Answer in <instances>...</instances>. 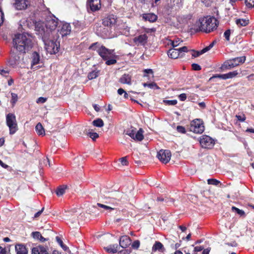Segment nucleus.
<instances>
[{"instance_id":"nucleus-1","label":"nucleus","mask_w":254,"mask_h":254,"mask_svg":"<svg viewBox=\"0 0 254 254\" xmlns=\"http://www.w3.org/2000/svg\"><path fill=\"white\" fill-rule=\"evenodd\" d=\"M218 25V21L213 16H207L200 18L193 25L191 29L195 32L202 31L210 33L216 29Z\"/></svg>"},{"instance_id":"nucleus-2","label":"nucleus","mask_w":254,"mask_h":254,"mask_svg":"<svg viewBox=\"0 0 254 254\" xmlns=\"http://www.w3.org/2000/svg\"><path fill=\"white\" fill-rule=\"evenodd\" d=\"M89 49L96 51L103 60L106 61L107 65L114 64L117 63L116 56L114 50L108 49L98 42L92 44Z\"/></svg>"},{"instance_id":"nucleus-3","label":"nucleus","mask_w":254,"mask_h":254,"mask_svg":"<svg viewBox=\"0 0 254 254\" xmlns=\"http://www.w3.org/2000/svg\"><path fill=\"white\" fill-rule=\"evenodd\" d=\"M14 47L21 53H25L32 48V37L26 33L17 34L13 39Z\"/></svg>"},{"instance_id":"nucleus-4","label":"nucleus","mask_w":254,"mask_h":254,"mask_svg":"<svg viewBox=\"0 0 254 254\" xmlns=\"http://www.w3.org/2000/svg\"><path fill=\"white\" fill-rule=\"evenodd\" d=\"M58 25V22L52 19L47 21L46 24L38 23L36 24L35 29L41 35H47L50 31L56 29Z\"/></svg>"},{"instance_id":"nucleus-5","label":"nucleus","mask_w":254,"mask_h":254,"mask_svg":"<svg viewBox=\"0 0 254 254\" xmlns=\"http://www.w3.org/2000/svg\"><path fill=\"white\" fill-rule=\"evenodd\" d=\"M245 61L246 57L245 56L237 57L227 60L222 64L220 67V69L221 70L230 69L234 67L243 64Z\"/></svg>"},{"instance_id":"nucleus-6","label":"nucleus","mask_w":254,"mask_h":254,"mask_svg":"<svg viewBox=\"0 0 254 254\" xmlns=\"http://www.w3.org/2000/svg\"><path fill=\"white\" fill-rule=\"evenodd\" d=\"M45 44V49L51 55L55 54L59 51L60 43L51 40H46V35H42Z\"/></svg>"},{"instance_id":"nucleus-7","label":"nucleus","mask_w":254,"mask_h":254,"mask_svg":"<svg viewBox=\"0 0 254 254\" xmlns=\"http://www.w3.org/2000/svg\"><path fill=\"white\" fill-rule=\"evenodd\" d=\"M6 124L9 128L10 134L15 133L18 130V125L14 114L9 113L6 115Z\"/></svg>"},{"instance_id":"nucleus-8","label":"nucleus","mask_w":254,"mask_h":254,"mask_svg":"<svg viewBox=\"0 0 254 254\" xmlns=\"http://www.w3.org/2000/svg\"><path fill=\"white\" fill-rule=\"evenodd\" d=\"M143 130L140 128L138 130L134 127H130L126 130V134L135 141H141L144 138Z\"/></svg>"},{"instance_id":"nucleus-9","label":"nucleus","mask_w":254,"mask_h":254,"mask_svg":"<svg viewBox=\"0 0 254 254\" xmlns=\"http://www.w3.org/2000/svg\"><path fill=\"white\" fill-rule=\"evenodd\" d=\"M188 52V48L186 46H184L178 49H170L168 52V55L172 59H176L179 58L183 57L185 53Z\"/></svg>"},{"instance_id":"nucleus-10","label":"nucleus","mask_w":254,"mask_h":254,"mask_svg":"<svg viewBox=\"0 0 254 254\" xmlns=\"http://www.w3.org/2000/svg\"><path fill=\"white\" fill-rule=\"evenodd\" d=\"M190 129L196 133H201L204 130V127L202 121L200 119H195L193 120L190 125Z\"/></svg>"},{"instance_id":"nucleus-11","label":"nucleus","mask_w":254,"mask_h":254,"mask_svg":"<svg viewBox=\"0 0 254 254\" xmlns=\"http://www.w3.org/2000/svg\"><path fill=\"white\" fill-rule=\"evenodd\" d=\"M199 143L201 146L204 148H212L215 144L213 139L208 135H202L199 138Z\"/></svg>"},{"instance_id":"nucleus-12","label":"nucleus","mask_w":254,"mask_h":254,"mask_svg":"<svg viewBox=\"0 0 254 254\" xmlns=\"http://www.w3.org/2000/svg\"><path fill=\"white\" fill-rule=\"evenodd\" d=\"M171 153L169 150H160L157 153L158 158L163 163H168L171 159Z\"/></svg>"},{"instance_id":"nucleus-13","label":"nucleus","mask_w":254,"mask_h":254,"mask_svg":"<svg viewBox=\"0 0 254 254\" xmlns=\"http://www.w3.org/2000/svg\"><path fill=\"white\" fill-rule=\"evenodd\" d=\"M29 5L28 0H15L13 6L17 10H23L26 9Z\"/></svg>"},{"instance_id":"nucleus-14","label":"nucleus","mask_w":254,"mask_h":254,"mask_svg":"<svg viewBox=\"0 0 254 254\" xmlns=\"http://www.w3.org/2000/svg\"><path fill=\"white\" fill-rule=\"evenodd\" d=\"M117 18L114 15H109L103 20V24L107 26L114 25L117 22Z\"/></svg>"},{"instance_id":"nucleus-15","label":"nucleus","mask_w":254,"mask_h":254,"mask_svg":"<svg viewBox=\"0 0 254 254\" xmlns=\"http://www.w3.org/2000/svg\"><path fill=\"white\" fill-rule=\"evenodd\" d=\"M59 31L60 34L63 37L69 34L71 31V27L70 24L67 23H63Z\"/></svg>"},{"instance_id":"nucleus-16","label":"nucleus","mask_w":254,"mask_h":254,"mask_svg":"<svg viewBox=\"0 0 254 254\" xmlns=\"http://www.w3.org/2000/svg\"><path fill=\"white\" fill-rule=\"evenodd\" d=\"M20 57L15 54H12L8 61L7 64L12 67H16L19 64Z\"/></svg>"},{"instance_id":"nucleus-17","label":"nucleus","mask_w":254,"mask_h":254,"mask_svg":"<svg viewBox=\"0 0 254 254\" xmlns=\"http://www.w3.org/2000/svg\"><path fill=\"white\" fill-rule=\"evenodd\" d=\"M147 35L144 34L135 37L133 41L136 45H143L147 42Z\"/></svg>"},{"instance_id":"nucleus-18","label":"nucleus","mask_w":254,"mask_h":254,"mask_svg":"<svg viewBox=\"0 0 254 254\" xmlns=\"http://www.w3.org/2000/svg\"><path fill=\"white\" fill-rule=\"evenodd\" d=\"M131 240L130 238L127 236H123L120 239V247L123 248H126L128 247L130 244Z\"/></svg>"},{"instance_id":"nucleus-19","label":"nucleus","mask_w":254,"mask_h":254,"mask_svg":"<svg viewBox=\"0 0 254 254\" xmlns=\"http://www.w3.org/2000/svg\"><path fill=\"white\" fill-rule=\"evenodd\" d=\"M88 3L92 11L98 10L101 7L100 0H89Z\"/></svg>"},{"instance_id":"nucleus-20","label":"nucleus","mask_w":254,"mask_h":254,"mask_svg":"<svg viewBox=\"0 0 254 254\" xmlns=\"http://www.w3.org/2000/svg\"><path fill=\"white\" fill-rule=\"evenodd\" d=\"M124 196V194L120 191H115L111 194V198L115 200L113 202L114 204H118V202L122 200L123 197Z\"/></svg>"},{"instance_id":"nucleus-21","label":"nucleus","mask_w":254,"mask_h":254,"mask_svg":"<svg viewBox=\"0 0 254 254\" xmlns=\"http://www.w3.org/2000/svg\"><path fill=\"white\" fill-rule=\"evenodd\" d=\"M32 254H48V253L44 247L38 246L32 249Z\"/></svg>"},{"instance_id":"nucleus-22","label":"nucleus","mask_w":254,"mask_h":254,"mask_svg":"<svg viewBox=\"0 0 254 254\" xmlns=\"http://www.w3.org/2000/svg\"><path fill=\"white\" fill-rule=\"evenodd\" d=\"M16 254H27V250L25 246L22 244H17L15 246Z\"/></svg>"},{"instance_id":"nucleus-23","label":"nucleus","mask_w":254,"mask_h":254,"mask_svg":"<svg viewBox=\"0 0 254 254\" xmlns=\"http://www.w3.org/2000/svg\"><path fill=\"white\" fill-rule=\"evenodd\" d=\"M120 81L123 84L130 85L131 83V76L129 74H125L120 78Z\"/></svg>"},{"instance_id":"nucleus-24","label":"nucleus","mask_w":254,"mask_h":254,"mask_svg":"<svg viewBox=\"0 0 254 254\" xmlns=\"http://www.w3.org/2000/svg\"><path fill=\"white\" fill-rule=\"evenodd\" d=\"M158 251L161 253L165 252V249L163 244L160 242H156L152 247V251Z\"/></svg>"},{"instance_id":"nucleus-25","label":"nucleus","mask_w":254,"mask_h":254,"mask_svg":"<svg viewBox=\"0 0 254 254\" xmlns=\"http://www.w3.org/2000/svg\"><path fill=\"white\" fill-rule=\"evenodd\" d=\"M143 18L145 21H148L149 22H154L157 20V16L153 13H147L143 15Z\"/></svg>"},{"instance_id":"nucleus-26","label":"nucleus","mask_w":254,"mask_h":254,"mask_svg":"<svg viewBox=\"0 0 254 254\" xmlns=\"http://www.w3.org/2000/svg\"><path fill=\"white\" fill-rule=\"evenodd\" d=\"M40 61V56L36 53L34 52L32 54V62H31V68H34V66L37 64Z\"/></svg>"},{"instance_id":"nucleus-27","label":"nucleus","mask_w":254,"mask_h":254,"mask_svg":"<svg viewBox=\"0 0 254 254\" xmlns=\"http://www.w3.org/2000/svg\"><path fill=\"white\" fill-rule=\"evenodd\" d=\"M119 247H120L118 246V245L116 244L110 245L107 247H105V249L107 252L114 254L117 253L118 251Z\"/></svg>"},{"instance_id":"nucleus-28","label":"nucleus","mask_w":254,"mask_h":254,"mask_svg":"<svg viewBox=\"0 0 254 254\" xmlns=\"http://www.w3.org/2000/svg\"><path fill=\"white\" fill-rule=\"evenodd\" d=\"M36 131L37 134L39 135H45V130L44 127H43L42 124L40 123L37 124L35 127Z\"/></svg>"},{"instance_id":"nucleus-29","label":"nucleus","mask_w":254,"mask_h":254,"mask_svg":"<svg viewBox=\"0 0 254 254\" xmlns=\"http://www.w3.org/2000/svg\"><path fill=\"white\" fill-rule=\"evenodd\" d=\"M191 16L190 15H183L179 16L178 18V21L181 24H185L187 23L188 20L190 19Z\"/></svg>"},{"instance_id":"nucleus-30","label":"nucleus","mask_w":254,"mask_h":254,"mask_svg":"<svg viewBox=\"0 0 254 254\" xmlns=\"http://www.w3.org/2000/svg\"><path fill=\"white\" fill-rule=\"evenodd\" d=\"M99 73V70H94L89 73L88 78L89 80L93 79L98 76Z\"/></svg>"},{"instance_id":"nucleus-31","label":"nucleus","mask_w":254,"mask_h":254,"mask_svg":"<svg viewBox=\"0 0 254 254\" xmlns=\"http://www.w3.org/2000/svg\"><path fill=\"white\" fill-rule=\"evenodd\" d=\"M97 205L99 207L103 208L107 212H110L112 210L115 209V208L112 207V206H108V205H105V204H101V203H98L97 204Z\"/></svg>"},{"instance_id":"nucleus-32","label":"nucleus","mask_w":254,"mask_h":254,"mask_svg":"<svg viewBox=\"0 0 254 254\" xmlns=\"http://www.w3.org/2000/svg\"><path fill=\"white\" fill-rule=\"evenodd\" d=\"M66 188L67 187L66 186H63L58 188L56 191L57 195L60 196L64 194Z\"/></svg>"},{"instance_id":"nucleus-33","label":"nucleus","mask_w":254,"mask_h":254,"mask_svg":"<svg viewBox=\"0 0 254 254\" xmlns=\"http://www.w3.org/2000/svg\"><path fill=\"white\" fill-rule=\"evenodd\" d=\"M232 210L238 214L240 216L245 217V212L241 209H240L235 206L232 207Z\"/></svg>"},{"instance_id":"nucleus-34","label":"nucleus","mask_w":254,"mask_h":254,"mask_svg":"<svg viewBox=\"0 0 254 254\" xmlns=\"http://www.w3.org/2000/svg\"><path fill=\"white\" fill-rule=\"evenodd\" d=\"M93 125L97 127H102L104 126V122L101 119H97L93 122Z\"/></svg>"},{"instance_id":"nucleus-35","label":"nucleus","mask_w":254,"mask_h":254,"mask_svg":"<svg viewBox=\"0 0 254 254\" xmlns=\"http://www.w3.org/2000/svg\"><path fill=\"white\" fill-rule=\"evenodd\" d=\"M225 74L226 79H227L236 77L238 74V73L237 71L235 70Z\"/></svg>"},{"instance_id":"nucleus-36","label":"nucleus","mask_w":254,"mask_h":254,"mask_svg":"<svg viewBox=\"0 0 254 254\" xmlns=\"http://www.w3.org/2000/svg\"><path fill=\"white\" fill-rule=\"evenodd\" d=\"M11 99L10 101V103L12 104V106H14L15 105L17 101H18V96L16 94L14 93H11Z\"/></svg>"},{"instance_id":"nucleus-37","label":"nucleus","mask_w":254,"mask_h":254,"mask_svg":"<svg viewBox=\"0 0 254 254\" xmlns=\"http://www.w3.org/2000/svg\"><path fill=\"white\" fill-rule=\"evenodd\" d=\"M238 25L244 26L248 24V21L243 19H238L236 20Z\"/></svg>"},{"instance_id":"nucleus-38","label":"nucleus","mask_w":254,"mask_h":254,"mask_svg":"<svg viewBox=\"0 0 254 254\" xmlns=\"http://www.w3.org/2000/svg\"><path fill=\"white\" fill-rule=\"evenodd\" d=\"M207 183L209 185L217 186L220 183V182L214 179H209L207 180Z\"/></svg>"},{"instance_id":"nucleus-39","label":"nucleus","mask_w":254,"mask_h":254,"mask_svg":"<svg viewBox=\"0 0 254 254\" xmlns=\"http://www.w3.org/2000/svg\"><path fill=\"white\" fill-rule=\"evenodd\" d=\"M214 44V42H213L209 46H208L206 47L205 48H203V49H202L201 50V53H202V54H203L209 51L213 47Z\"/></svg>"},{"instance_id":"nucleus-40","label":"nucleus","mask_w":254,"mask_h":254,"mask_svg":"<svg viewBox=\"0 0 254 254\" xmlns=\"http://www.w3.org/2000/svg\"><path fill=\"white\" fill-rule=\"evenodd\" d=\"M218 78L222 79H223V80H226V74H215L213 76H212L210 78L209 80H210L212 78Z\"/></svg>"},{"instance_id":"nucleus-41","label":"nucleus","mask_w":254,"mask_h":254,"mask_svg":"<svg viewBox=\"0 0 254 254\" xmlns=\"http://www.w3.org/2000/svg\"><path fill=\"white\" fill-rule=\"evenodd\" d=\"M9 74V70L7 69H4L2 67H0V75L6 77Z\"/></svg>"},{"instance_id":"nucleus-42","label":"nucleus","mask_w":254,"mask_h":254,"mask_svg":"<svg viewBox=\"0 0 254 254\" xmlns=\"http://www.w3.org/2000/svg\"><path fill=\"white\" fill-rule=\"evenodd\" d=\"M143 86L144 87H148L150 88H158L159 87L157 86V85L154 83H144L143 84Z\"/></svg>"},{"instance_id":"nucleus-43","label":"nucleus","mask_w":254,"mask_h":254,"mask_svg":"<svg viewBox=\"0 0 254 254\" xmlns=\"http://www.w3.org/2000/svg\"><path fill=\"white\" fill-rule=\"evenodd\" d=\"M56 240L61 247L64 250H66L67 247L64 245L62 240L59 237H56Z\"/></svg>"},{"instance_id":"nucleus-44","label":"nucleus","mask_w":254,"mask_h":254,"mask_svg":"<svg viewBox=\"0 0 254 254\" xmlns=\"http://www.w3.org/2000/svg\"><path fill=\"white\" fill-rule=\"evenodd\" d=\"M88 136L91 138L93 140H95L99 137V135L96 132H89L88 134Z\"/></svg>"},{"instance_id":"nucleus-45","label":"nucleus","mask_w":254,"mask_h":254,"mask_svg":"<svg viewBox=\"0 0 254 254\" xmlns=\"http://www.w3.org/2000/svg\"><path fill=\"white\" fill-rule=\"evenodd\" d=\"M32 237L36 240H39L40 238H42V235L39 232H34L32 233Z\"/></svg>"},{"instance_id":"nucleus-46","label":"nucleus","mask_w":254,"mask_h":254,"mask_svg":"<svg viewBox=\"0 0 254 254\" xmlns=\"http://www.w3.org/2000/svg\"><path fill=\"white\" fill-rule=\"evenodd\" d=\"M182 42L183 41L182 40H181L180 39H177L173 40L172 42V45L173 47L174 48V47H177L178 46H179L180 44V43Z\"/></svg>"},{"instance_id":"nucleus-47","label":"nucleus","mask_w":254,"mask_h":254,"mask_svg":"<svg viewBox=\"0 0 254 254\" xmlns=\"http://www.w3.org/2000/svg\"><path fill=\"white\" fill-rule=\"evenodd\" d=\"M245 1L248 7H252L254 6V0H245Z\"/></svg>"},{"instance_id":"nucleus-48","label":"nucleus","mask_w":254,"mask_h":254,"mask_svg":"<svg viewBox=\"0 0 254 254\" xmlns=\"http://www.w3.org/2000/svg\"><path fill=\"white\" fill-rule=\"evenodd\" d=\"M123 28H124V30L122 32L125 35L129 34V28L125 24H123Z\"/></svg>"},{"instance_id":"nucleus-49","label":"nucleus","mask_w":254,"mask_h":254,"mask_svg":"<svg viewBox=\"0 0 254 254\" xmlns=\"http://www.w3.org/2000/svg\"><path fill=\"white\" fill-rule=\"evenodd\" d=\"M164 102L167 105H175L177 103V101L176 100H165Z\"/></svg>"},{"instance_id":"nucleus-50","label":"nucleus","mask_w":254,"mask_h":254,"mask_svg":"<svg viewBox=\"0 0 254 254\" xmlns=\"http://www.w3.org/2000/svg\"><path fill=\"white\" fill-rule=\"evenodd\" d=\"M201 55H202V53H201V50L199 51H193L192 53L191 54L192 56L194 58L199 57V56H200Z\"/></svg>"},{"instance_id":"nucleus-51","label":"nucleus","mask_w":254,"mask_h":254,"mask_svg":"<svg viewBox=\"0 0 254 254\" xmlns=\"http://www.w3.org/2000/svg\"><path fill=\"white\" fill-rule=\"evenodd\" d=\"M230 34H231V31H230V30L228 29L227 30H226L224 33V36L225 38V39L227 40V41H229L230 40Z\"/></svg>"},{"instance_id":"nucleus-52","label":"nucleus","mask_w":254,"mask_h":254,"mask_svg":"<svg viewBox=\"0 0 254 254\" xmlns=\"http://www.w3.org/2000/svg\"><path fill=\"white\" fill-rule=\"evenodd\" d=\"M177 130L179 132L182 133H185L186 132V129L185 128L181 126H179L177 127Z\"/></svg>"},{"instance_id":"nucleus-53","label":"nucleus","mask_w":254,"mask_h":254,"mask_svg":"<svg viewBox=\"0 0 254 254\" xmlns=\"http://www.w3.org/2000/svg\"><path fill=\"white\" fill-rule=\"evenodd\" d=\"M192 69L194 70H199L201 69V67L199 65L196 64H192Z\"/></svg>"},{"instance_id":"nucleus-54","label":"nucleus","mask_w":254,"mask_h":254,"mask_svg":"<svg viewBox=\"0 0 254 254\" xmlns=\"http://www.w3.org/2000/svg\"><path fill=\"white\" fill-rule=\"evenodd\" d=\"M129 250H124L118 252V254H129L130 253Z\"/></svg>"},{"instance_id":"nucleus-55","label":"nucleus","mask_w":254,"mask_h":254,"mask_svg":"<svg viewBox=\"0 0 254 254\" xmlns=\"http://www.w3.org/2000/svg\"><path fill=\"white\" fill-rule=\"evenodd\" d=\"M179 98L181 101H184L187 99V95L185 93L181 94Z\"/></svg>"},{"instance_id":"nucleus-56","label":"nucleus","mask_w":254,"mask_h":254,"mask_svg":"<svg viewBox=\"0 0 254 254\" xmlns=\"http://www.w3.org/2000/svg\"><path fill=\"white\" fill-rule=\"evenodd\" d=\"M121 162L123 165H127V157H122L121 158Z\"/></svg>"},{"instance_id":"nucleus-57","label":"nucleus","mask_w":254,"mask_h":254,"mask_svg":"<svg viewBox=\"0 0 254 254\" xmlns=\"http://www.w3.org/2000/svg\"><path fill=\"white\" fill-rule=\"evenodd\" d=\"M46 99L43 97H39L37 100V103H44L46 102Z\"/></svg>"},{"instance_id":"nucleus-58","label":"nucleus","mask_w":254,"mask_h":254,"mask_svg":"<svg viewBox=\"0 0 254 254\" xmlns=\"http://www.w3.org/2000/svg\"><path fill=\"white\" fill-rule=\"evenodd\" d=\"M203 249V247L201 246H196L194 247V251L195 252H200Z\"/></svg>"},{"instance_id":"nucleus-59","label":"nucleus","mask_w":254,"mask_h":254,"mask_svg":"<svg viewBox=\"0 0 254 254\" xmlns=\"http://www.w3.org/2000/svg\"><path fill=\"white\" fill-rule=\"evenodd\" d=\"M132 247L134 248H138L139 246V242L138 241H134L132 245Z\"/></svg>"},{"instance_id":"nucleus-60","label":"nucleus","mask_w":254,"mask_h":254,"mask_svg":"<svg viewBox=\"0 0 254 254\" xmlns=\"http://www.w3.org/2000/svg\"><path fill=\"white\" fill-rule=\"evenodd\" d=\"M44 209V208L43 207L42 208V209L40 211H39L38 212H37L35 215H34V218H37L38 217H39L41 214V213H42V212L43 211Z\"/></svg>"},{"instance_id":"nucleus-61","label":"nucleus","mask_w":254,"mask_h":254,"mask_svg":"<svg viewBox=\"0 0 254 254\" xmlns=\"http://www.w3.org/2000/svg\"><path fill=\"white\" fill-rule=\"evenodd\" d=\"M226 245H227L229 246L234 247H236L238 246L237 243L235 242H233L232 243H228L226 244Z\"/></svg>"},{"instance_id":"nucleus-62","label":"nucleus","mask_w":254,"mask_h":254,"mask_svg":"<svg viewBox=\"0 0 254 254\" xmlns=\"http://www.w3.org/2000/svg\"><path fill=\"white\" fill-rule=\"evenodd\" d=\"M93 107L96 112H99L100 111V107L97 104H94L93 105Z\"/></svg>"},{"instance_id":"nucleus-63","label":"nucleus","mask_w":254,"mask_h":254,"mask_svg":"<svg viewBox=\"0 0 254 254\" xmlns=\"http://www.w3.org/2000/svg\"><path fill=\"white\" fill-rule=\"evenodd\" d=\"M236 117L239 121H240L241 122H243L245 120V117H242L241 116H236Z\"/></svg>"},{"instance_id":"nucleus-64","label":"nucleus","mask_w":254,"mask_h":254,"mask_svg":"<svg viewBox=\"0 0 254 254\" xmlns=\"http://www.w3.org/2000/svg\"><path fill=\"white\" fill-rule=\"evenodd\" d=\"M0 254H6V250L1 247H0Z\"/></svg>"}]
</instances>
